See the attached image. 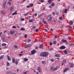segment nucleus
Here are the masks:
<instances>
[{
	"label": "nucleus",
	"instance_id": "nucleus-63",
	"mask_svg": "<svg viewBox=\"0 0 74 74\" xmlns=\"http://www.w3.org/2000/svg\"><path fill=\"white\" fill-rule=\"evenodd\" d=\"M52 43L51 42L50 43V45H52Z\"/></svg>",
	"mask_w": 74,
	"mask_h": 74
},
{
	"label": "nucleus",
	"instance_id": "nucleus-53",
	"mask_svg": "<svg viewBox=\"0 0 74 74\" xmlns=\"http://www.w3.org/2000/svg\"><path fill=\"white\" fill-rule=\"evenodd\" d=\"M68 38H69V40H70L71 39V38L70 37H68Z\"/></svg>",
	"mask_w": 74,
	"mask_h": 74
},
{
	"label": "nucleus",
	"instance_id": "nucleus-4",
	"mask_svg": "<svg viewBox=\"0 0 74 74\" xmlns=\"http://www.w3.org/2000/svg\"><path fill=\"white\" fill-rule=\"evenodd\" d=\"M6 3H7V1H4L3 4V7L4 8H5Z\"/></svg>",
	"mask_w": 74,
	"mask_h": 74
},
{
	"label": "nucleus",
	"instance_id": "nucleus-36",
	"mask_svg": "<svg viewBox=\"0 0 74 74\" xmlns=\"http://www.w3.org/2000/svg\"><path fill=\"white\" fill-rule=\"evenodd\" d=\"M34 15L35 16H37V13H35L34 14Z\"/></svg>",
	"mask_w": 74,
	"mask_h": 74
},
{
	"label": "nucleus",
	"instance_id": "nucleus-43",
	"mask_svg": "<svg viewBox=\"0 0 74 74\" xmlns=\"http://www.w3.org/2000/svg\"><path fill=\"white\" fill-rule=\"evenodd\" d=\"M55 5V3H53L51 4V6H54Z\"/></svg>",
	"mask_w": 74,
	"mask_h": 74
},
{
	"label": "nucleus",
	"instance_id": "nucleus-3",
	"mask_svg": "<svg viewBox=\"0 0 74 74\" xmlns=\"http://www.w3.org/2000/svg\"><path fill=\"white\" fill-rule=\"evenodd\" d=\"M31 52V55H34V54L36 53V50L34 49Z\"/></svg>",
	"mask_w": 74,
	"mask_h": 74
},
{
	"label": "nucleus",
	"instance_id": "nucleus-21",
	"mask_svg": "<svg viewBox=\"0 0 74 74\" xmlns=\"http://www.w3.org/2000/svg\"><path fill=\"white\" fill-rule=\"evenodd\" d=\"M64 63H66V60H63V61L62 63V66H63V64H64Z\"/></svg>",
	"mask_w": 74,
	"mask_h": 74
},
{
	"label": "nucleus",
	"instance_id": "nucleus-54",
	"mask_svg": "<svg viewBox=\"0 0 74 74\" xmlns=\"http://www.w3.org/2000/svg\"><path fill=\"white\" fill-rule=\"evenodd\" d=\"M33 29H34L36 28V26H34V27H33Z\"/></svg>",
	"mask_w": 74,
	"mask_h": 74
},
{
	"label": "nucleus",
	"instance_id": "nucleus-39",
	"mask_svg": "<svg viewBox=\"0 0 74 74\" xmlns=\"http://www.w3.org/2000/svg\"><path fill=\"white\" fill-rule=\"evenodd\" d=\"M29 14V13H26V14H25V16H27V15H28V14Z\"/></svg>",
	"mask_w": 74,
	"mask_h": 74
},
{
	"label": "nucleus",
	"instance_id": "nucleus-55",
	"mask_svg": "<svg viewBox=\"0 0 74 74\" xmlns=\"http://www.w3.org/2000/svg\"><path fill=\"white\" fill-rule=\"evenodd\" d=\"M25 38H26V37H27V34H25Z\"/></svg>",
	"mask_w": 74,
	"mask_h": 74
},
{
	"label": "nucleus",
	"instance_id": "nucleus-57",
	"mask_svg": "<svg viewBox=\"0 0 74 74\" xmlns=\"http://www.w3.org/2000/svg\"><path fill=\"white\" fill-rule=\"evenodd\" d=\"M53 48H51L50 49V51H52V50H53Z\"/></svg>",
	"mask_w": 74,
	"mask_h": 74
},
{
	"label": "nucleus",
	"instance_id": "nucleus-11",
	"mask_svg": "<svg viewBox=\"0 0 74 74\" xmlns=\"http://www.w3.org/2000/svg\"><path fill=\"white\" fill-rule=\"evenodd\" d=\"M68 70H69V68H65L64 70V72H66V71H67Z\"/></svg>",
	"mask_w": 74,
	"mask_h": 74
},
{
	"label": "nucleus",
	"instance_id": "nucleus-27",
	"mask_svg": "<svg viewBox=\"0 0 74 74\" xmlns=\"http://www.w3.org/2000/svg\"><path fill=\"white\" fill-rule=\"evenodd\" d=\"M64 53H65V54H66V55H67V51L66 50L64 51Z\"/></svg>",
	"mask_w": 74,
	"mask_h": 74
},
{
	"label": "nucleus",
	"instance_id": "nucleus-62",
	"mask_svg": "<svg viewBox=\"0 0 74 74\" xmlns=\"http://www.w3.org/2000/svg\"><path fill=\"white\" fill-rule=\"evenodd\" d=\"M15 15V13H13L12 14V15Z\"/></svg>",
	"mask_w": 74,
	"mask_h": 74
},
{
	"label": "nucleus",
	"instance_id": "nucleus-29",
	"mask_svg": "<svg viewBox=\"0 0 74 74\" xmlns=\"http://www.w3.org/2000/svg\"><path fill=\"white\" fill-rule=\"evenodd\" d=\"M29 7H33V4H29Z\"/></svg>",
	"mask_w": 74,
	"mask_h": 74
},
{
	"label": "nucleus",
	"instance_id": "nucleus-37",
	"mask_svg": "<svg viewBox=\"0 0 74 74\" xmlns=\"http://www.w3.org/2000/svg\"><path fill=\"white\" fill-rule=\"evenodd\" d=\"M8 4L10 5H11V3L10 2H8Z\"/></svg>",
	"mask_w": 74,
	"mask_h": 74
},
{
	"label": "nucleus",
	"instance_id": "nucleus-16",
	"mask_svg": "<svg viewBox=\"0 0 74 74\" xmlns=\"http://www.w3.org/2000/svg\"><path fill=\"white\" fill-rule=\"evenodd\" d=\"M43 22L44 23V24H45V25H47V24H48V23H47V21H43Z\"/></svg>",
	"mask_w": 74,
	"mask_h": 74
},
{
	"label": "nucleus",
	"instance_id": "nucleus-38",
	"mask_svg": "<svg viewBox=\"0 0 74 74\" xmlns=\"http://www.w3.org/2000/svg\"><path fill=\"white\" fill-rule=\"evenodd\" d=\"M48 21L49 22H52V20L51 19H49Z\"/></svg>",
	"mask_w": 74,
	"mask_h": 74
},
{
	"label": "nucleus",
	"instance_id": "nucleus-56",
	"mask_svg": "<svg viewBox=\"0 0 74 74\" xmlns=\"http://www.w3.org/2000/svg\"><path fill=\"white\" fill-rule=\"evenodd\" d=\"M8 39H10V36H8Z\"/></svg>",
	"mask_w": 74,
	"mask_h": 74
},
{
	"label": "nucleus",
	"instance_id": "nucleus-18",
	"mask_svg": "<svg viewBox=\"0 0 74 74\" xmlns=\"http://www.w3.org/2000/svg\"><path fill=\"white\" fill-rule=\"evenodd\" d=\"M14 7H12L10 9V11H12L13 10H14Z\"/></svg>",
	"mask_w": 74,
	"mask_h": 74
},
{
	"label": "nucleus",
	"instance_id": "nucleus-60",
	"mask_svg": "<svg viewBox=\"0 0 74 74\" xmlns=\"http://www.w3.org/2000/svg\"><path fill=\"white\" fill-rule=\"evenodd\" d=\"M38 49V47H35V49Z\"/></svg>",
	"mask_w": 74,
	"mask_h": 74
},
{
	"label": "nucleus",
	"instance_id": "nucleus-32",
	"mask_svg": "<svg viewBox=\"0 0 74 74\" xmlns=\"http://www.w3.org/2000/svg\"><path fill=\"white\" fill-rule=\"evenodd\" d=\"M43 47V46L42 45H40L39 48H40L41 49V48H42V47Z\"/></svg>",
	"mask_w": 74,
	"mask_h": 74
},
{
	"label": "nucleus",
	"instance_id": "nucleus-34",
	"mask_svg": "<svg viewBox=\"0 0 74 74\" xmlns=\"http://www.w3.org/2000/svg\"><path fill=\"white\" fill-rule=\"evenodd\" d=\"M24 20H25V18H22L21 19V21H24Z\"/></svg>",
	"mask_w": 74,
	"mask_h": 74
},
{
	"label": "nucleus",
	"instance_id": "nucleus-51",
	"mask_svg": "<svg viewBox=\"0 0 74 74\" xmlns=\"http://www.w3.org/2000/svg\"><path fill=\"white\" fill-rule=\"evenodd\" d=\"M14 14H15V15H17V12H14Z\"/></svg>",
	"mask_w": 74,
	"mask_h": 74
},
{
	"label": "nucleus",
	"instance_id": "nucleus-49",
	"mask_svg": "<svg viewBox=\"0 0 74 74\" xmlns=\"http://www.w3.org/2000/svg\"><path fill=\"white\" fill-rule=\"evenodd\" d=\"M28 42H30V41H31V39H28Z\"/></svg>",
	"mask_w": 74,
	"mask_h": 74
},
{
	"label": "nucleus",
	"instance_id": "nucleus-30",
	"mask_svg": "<svg viewBox=\"0 0 74 74\" xmlns=\"http://www.w3.org/2000/svg\"><path fill=\"white\" fill-rule=\"evenodd\" d=\"M53 44H56V41H53Z\"/></svg>",
	"mask_w": 74,
	"mask_h": 74
},
{
	"label": "nucleus",
	"instance_id": "nucleus-5",
	"mask_svg": "<svg viewBox=\"0 0 74 74\" xmlns=\"http://www.w3.org/2000/svg\"><path fill=\"white\" fill-rule=\"evenodd\" d=\"M6 3H7V1H4L3 4V7L4 8H5Z\"/></svg>",
	"mask_w": 74,
	"mask_h": 74
},
{
	"label": "nucleus",
	"instance_id": "nucleus-13",
	"mask_svg": "<svg viewBox=\"0 0 74 74\" xmlns=\"http://www.w3.org/2000/svg\"><path fill=\"white\" fill-rule=\"evenodd\" d=\"M6 45H7V44L4 43H3L1 45L2 47H5V46H6Z\"/></svg>",
	"mask_w": 74,
	"mask_h": 74
},
{
	"label": "nucleus",
	"instance_id": "nucleus-24",
	"mask_svg": "<svg viewBox=\"0 0 74 74\" xmlns=\"http://www.w3.org/2000/svg\"><path fill=\"white\" fill-rule=\"evenodd\" d=\"M37 70H38V71H39V72H40V70H41V68H40V67H39L38 68Z\"/></svg>",
	"mask_w": 74,
	"mask_h": 74
},
{
	"label": "nucleus",
	"instance_id": "nucleus-25",
	"mask_svg": "<svg viewBox=\"0 0 74 74\" xmlns=\"http://www.w3.org/2000/svg\"><path fill=\"white\" fill-rule=\"evenodd\" d=\"M48 3H52V0H49L48 1Z\"/></svg>",
	"mask_w": 74,
	"mask_h": 74
},
{
	"label": "nucleus",
	"instance_id": "nucleus-46",
	"mask_svg": "<svg viewBox=\"0 0 74 74\" xmlns=\"http://www.w3.org/2000/svg\"><path fill=\"white\" fill-rule=\"evenodd\" d=\"M14 47L15 48H18V47H17V46L16 45H15L14 46Z\"/></svg>",
	"mask_w": 74,
	"mask_h": 74
},
{
	"label": "nucleus",
	"instance_id": "nucleus-17",
	"mask_svg": "<svg viewBox=\"0 0 74 74\" xmlns=\"http://www.w3.org/2000/svg\"><path fill=\"white\" fill-rule=\"evenodd\" d=\"M15 61V58H14L12 57V62L13 63Z\"/></svg>",
	"mask_w": 74,
	"mask_h": 74
},
{
	"label": "nucleus",
	"instance_id": "nucleus-23",
	"mask_svg": "<svg viewBox=\"0 0 74 74\" xmlns=\"http://www.w3.org/2000/svg\"><path fill=\"white\" fill-rule=\"evenodd\" d=\"M59 19L60 21H62V19H63V17L62 16H60V17H59Z\"/></svg>",
	"mask_w": 74,
	"mask_h": 74
},
{
	"label": "nucleus",
	"instance_id": "nucleus-8",
	"mask_svg": "<svg viewBox=\"0 0 74 74\" xmlns=\"http://www.w3.org/2000/svg\"><path fill=\"white\" fill-rule=\"evenodd\" d=\"M15 31H14V30H13L12 31H10V34H14V33H15Z\"/></svg>",
	"mask_w": 74,
	"mask_h": 74
},
{
	"label": "nucleus",
	"instance_id": "nucleus-50",
	"mask_svg": "<svg viewBox=\"0 0 74 74\" xmlns=\"http://www.w3.org/2000/svg\"><path fill=\"white\" fill-rule=\"evenodd\" d=\"M40 1H41V3H43V2H44V0H40Z\"/></svg>",
	"mask_w": 74,
	"mask_h": 74
},
{
	"label": "nucleus",
	"instance_id": "nucleus-40",
	"mask_svg": "<svg viewBox=\"0 0 74 74\" xmlns=\"http://www.w3.org/2000/svg\"><path fill=\"white\" fill-rule=\"evenodd\" d=\"M1 13L3 14H5V13L3 11H1Z\"/></svg>",
	"mask_w": 74,
	"mask_h": 74
},
{
	"label": "nucleus",
	"instance_id": "nucleus-12",
	"mask_svg": "<svg viewBox=\"0 0 74 74\" xmlns=\"http://www.w3.org/2000/svg\"><path fill=\"white\" fill-rule=\"evenodd\" d=\"M4 55L1 56L0 57V60H1L3 58H4Z\"/></svg>",
	"mask_w": 74,
	"mask_h": 74
},
{
	"label": "nucleus",
	"instance_id": "nucleus-47",
	"mask_svg": "<svg viewBox=\"0 0 74 74\" xmlns=\"http://www.w3.org/2000/svg\"><path fill=\"white\" fill-rule=\"evenodd\" d=\"M51 60L52 62H53L54 61V60H53V59H51Z\"/></svg>",
	"mask_w": 74,
	"mask_h": 74
},
{
	"label": "nucleus",
	"instance_id": "nucleus-6",
	"mask_svg": "<svg viewBox=\"0 0 74 74\" xmlns=\"http://www.w3.org/2000/svg\"><path fill=\"white\" fill-rule=\"evenodd\" d=\"M35 20L34 19H30L29 20V22L30 23H32V22H33Z\"/></svg>",
	"mask_w": 74,
	"mask_h": 74
},
{
	"label": "nucleus",
	"instance_id": "nucleus-19",
	"mask_svg": "<svg viewBox=\"0 0 74 74\" xmlns=\"http://www.w3.org/2000/svg\"><path fill=\"white\" fill-rule=\"evenodd\" d=\"M42 63L43 64L45 65V64H46V62L45 61H42Z\"/></svg>",
	"mask_w": 74,
	"mask_h": 74
},
{
	"label": "nucleus",
	"instance_id": "nucleus-45",
	"mask_svg": "<svg viewBox=\"0 0 74 74\" xmlns=\"http://www.w3.org/2000/svg\"><path fill=\"white\" fill-rule=\"evenodd\" d=\"M12 28L14 29H16V28L15 26H13Z\"/></svg>",
	"mask_w": 74,
	"mask_h": 74
},
{
	"label": "nucleus",
	"instance_id": "nucleus-2",
	"mask_svg": "<svg viewBox=\"0 0 74 74\" xmlns=\"http://www.w3.org/2000/svg\"><path fill=\"white\" fill-rule=\"evenodd\" d=\"M58 68V66H56L55 68L54 66H51V70L52 71H55Z\"/></svg>",
	"mask_w": 74,
	"mask_h": 74
},
{
	"label": "nucleus",
	"instance_id": "nucleus-61",
	"mask_svg": "<svg viewBox=\"0 0 74 74\" xmlns=\"http://www.w3.org/2000/svg\"><path fill=\"white\" fill-rule=\"evenodd\" d=\"M26 7H27V8H30V6L29 5V6H26Z\"/></svg>",
	"mask_w": 74,
	"mask_h": 74
},
{
	"label": "nucleus",
	"instance_id": "nucleus-1",
	"mask_svg": "<svg viewBox=\"0 0 74 74\" xmlns=\"http://www.w3.org/2000/svg\"><path fill=\"white\" fill-rule=\"evenodd\" d=\"M48 55V53L46 52L42 53L40 54L41 56H43V57H47Z\"/></svg>",
	"mask_w": 74,
	"mask_h": 74
},
{
	"label": "nucleus",
	"instance_id": "nucleus-59",
	"mask_svg": "<svg viewBox=\"0 0 74 74\" xmlns=\"http://www.w3.org/2000/svg\"><path fill=\"white\" fill-rule=\"evenodd\" d=\"M59 13L58 12H57L56 13V14L57 15H59Z\"/></svg>",
	"mask_w": 74,
	"mask_h": 74
},
{
	"label": "nucleus",
	"instance_id": "nucleus-7",
	"mask_svg": "<svg viewBox=\"0 0 74 74\" xmlns=\"http://www.w3.org/2000/svg\"><path fill=\"white\" fill-rule=\"evenodd\" d=\"M65 46H62L60 47V49H65Z\"/></svg>",
	"mask_w": 74,
	"mask_h": 74
},
{
	"label": "nucleus",
	"instance_id": "nucleus-31",
	"mask_svg": "<svg viewBox=\"0 0 74 74\" xmlns=\"http://www.w3.org/2000/svg\"><path fill=\"white\" fill-rule=\"evenodd\" d=\"M7 66H10V63L8 62H7Z\"/></svg>",
	"mask_w": 74,
	"mask_h": 74
},
{
	"label": "nucleus",
	"instance_id": "nucleus-58",
	"mask_svg": "<svg viewBox=\"0 0 74 74\" xmlns=\"http://www.w3.org/2000/svg\"><path fill=\"white\" fill-rule=\"evenodd\" d=\"M55 38H57V35H55Z\"/></svg>",
	"mask_w": 74,
	"mask_h": 74
},
{
	"label": "nucleus",
	"instance_id": "nucleus-10",
	"mask_svg": "<svg viewBox=\"0 0 74 74\" xmlns=\"http://www.w3.org/2000/svg\"><path fill=\"white\" fill-rule=\"evenodd\" d=\"M62 41L63 42H65L66 44H67V40H64L63 39L62 40Z\"/></svg>",
	"mask_w": 74,
	"mask_h": 74
},
{
	"label": "nucleus",
	"instance_id": "nucleus-15",
	"mask_svg": "<svg viewBox=\"0 0 74 74\" xmlns=\"http://www.w3.org/2000/svg\"><path fill=\"white\" fill-rule=\"evenodd\" d=\"M55 57H59V56H60V55L58 54H57L55 55Z\"/></svg>",
	"mask_w": 74,
	"mask_h": 74
},
{
	"label": "nucleus",
	"instance_id": "nucleus-64",
	"mask_svg": "<svg viewBox=\"0 0 74 74\" xmlns=\"http://www.w3.org/2000/svg\"><path fill=\"white\" fill-rule=\"evenodd\" d=\"M45 32H47V29H45Z\"/></svg>",
	"mask_w": 74,
	"mask_h": 74
},
{
	"label": "nucleus",
	"instance_id": "nucleus-48",
	"mask_svg": "<svg viewBox=\"0 0 74 74\" xmlns=\"http://www.w3.org/2000/svg\"><path fill=\"white\" fill-rule=\"evenodd\" d=\"M49 19H50L51 20L52 19V17H51L50 16V17H49Z\"/></svg>",
	"mask_w": 74,
	"mask_h": 74
},
{
	"label": "nucleus",
	"instance_id": "nucleus-9",
	"mask_svg": "<svg viewBox=\"0 0 74 74\" xmlns=\"http://www.w3.org/2000/svg\"><path fill=\"white\" fill-rule=\"evenodd\" d=\"M69 64L70 65V67L71 68H73L74 66V64L71 63H70Z\"/></svg>",
	"mask_w": 74,
	"mask_h": 74
},
{
	"label": "nucleus",
	"instance_id": "nucleus-28",
	"mask_svg": "<svg viewBox=\"0 0 74 74\" xmlns=\"http://www.w3.org/2000/svg\"><path fill=\"white\" fill-rule=\"evenodd\" d=\"M69 24L70 25H72L73 24V21H70L69 23Z\"/></svg>",
	"mask_w": 74,
	"mask_h": 74
},
{
	"label": "nucleus",
	"instance_id": "nucleus-42",
	"mask_svg": "<svg viewBox=\"0 0 74 74\" xmlns=\"http://www.w3.org/2000/svg\"><path fill=\"white\" fill-rule=\"evenodd\" d=\"M11 72L10 71H9L7 72V74H10V73H11Z\"/></svg>",
	"mask_w": 74,
	"mask_h": 74
},
{
	"label": "nucleus",
	"instance_id": "nucleus-35",
	"mask_svg": "<svg viewBox=\"0 0 74 74\" xmlns=\"http://www.w3.org/2000/svg\"><path fill=\"white\" fill-rule=\"evenodd\" d=\"M67 12V9H65V10L64 12V13H66V12Z\"/></svg>",
	"mask_w": 74,
	"mask_h": 74
},
{
	"label": "nucleus",
	"instance_id": "nucleus-41",
	"mask_svg": "<svg viewBox=\"0 0 74 74\" xmlns=\"http://www.w3.org/2000/svg\"><path fill=\"white\" fill-rule=\"evenodd\" d=\"M35 32H38V29H36Z\"/></svg>",
	"mask_w": 74,
	"mask_h": 74
},
{
	"label": "nucleus",
	"instance_id": "nucleus-14",
	"mask_svg": "<svg viewBox=\"0 0 74 74\" xmlns=\"http://www.w3.org/2000/svg\"><path fill=\"white\" fill-rule=\"evenodd\" d=\"M30 47V45H27L25 47V48H29V47Z\"/></svg>",
	"mask_w": 74,
	"mask_h": 74
},
{
	"label": "nucleus",
	"instance_id": "nucleus-52",
	"mask_svg": "<svg viewBox=\"0 0 74 74\" xmlns=\"http://www.w3.org/2000/svg\"><path fill=\"white\" fill-rule=\"evenodd\" d=\"M27 73V72H23V74H26V73Z\"/></svg>",
	"mask_w": 74,
	"mask_h": 74
},
{
	"label": "nucleus",
	"instance_id": "nucleus-22",
	"mask_svg": "<svg viewBox=\"0 0 74 74\" xmlns=\"http://www.w3.org/2000/svg\"><path fill=\"white\" fill-rule=\"evenodd\" d=\"M14 63H15L16 64H18V60H16L14 62Z\"/></svg>",
	"mask_w": 74,
	"mask_h": 74
},
{
	"label": "nucleus",
	"instance_id": "nucleus-44",
	"mask_svg": "<svg viewBox=\"0 0 74 74\" xmlns=\"http://www.w3.org/2000/svg\"><path fill=\"white\" fill-rule=\"evenodd\" d=\"M71 29H72V27H70L69 29V30H71Z\"/></svg>",
	"mask_w": 74,
	"mask_h": 74
},
{
	"label": "nucleus",
	"instance_id": "nucleus-26",
	"mask_svg": "<svg viewBox=\"0 0 74 74\" xmlns=\"http://www.w3.org/2000/svg\"><path fill=\"white\" fill-rule=\"evenodd\" d=\"M8 60L9 61H10L11 60V59L10 58V57L9 56H8Z\"/></svg>",
	"mask_w": 74,
	"mask_h": 74
},
{
	"label": "nucleus",
	"instance_id": "nucleus-33",
	"mask_svg": "<svg viewBox=\"0 0 74 74\" xmlns=\"http://www.w3.org/2000/svg\"><path fill=\"white\" fill-rule=\"evenodd\" d=\"M20 30H25V29L24 28L22 27L20 29Z\"/></svg>",
	"mask_w": 74,
	"mask_h": 74
},
{
	"label": "nucleus",
	"instance_id": "nucleus-20",
	"mask_svg": "<svg viewBox=\"0 0 74 74\" xmlns=\"http://www.w3.org/2000/svg\"><path fill=\"white\" fill-rule=\"evenodd\" d=\"M24 61L25 62H27V61H28V59L26 58H24Z\"/></svg>",
	"mask_w": 74,
	"mask_h": 74
}]
</instances>
